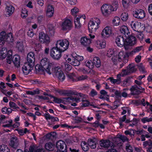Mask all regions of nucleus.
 <instances>
[{
    "label": "nucleus",
    "instance_id": "1",
    "mask_svg": "<svg viewBox=\"0 0 152 152\" xmlns=\"http://www.w3.org/2000/svg\"><path fill=\"white\" fill-rule=\"evenodd\" d=\"M118 7V2L117 1H113L111 4H104L101 8L102 15L105 17H108L113 12L116 11Z\"/></svg>",
    "mask_w": 152,
    "mask_h": 152
},
{
    "label": "nucleus",
    "instance_id": "2",
    "mask_svg": "<svg viewBox=\"0 0 152 152\" xmlns=\"http://www.w3.org/2000/svg\"><path fill=\"white\" fill-rule=\"evenodd\" d=\"M40 65L42 69L44 72H46L49 75H51L52 71L51 69L54 65V63L46 58H42L40 62Z\"/></svg>",
    "mask_w": 152,
    "mask_h": 152
},
{
    "label": "nucleus",
    "instance_id": "3",
    "mask_svg": "<svg viewBox=\"0 0 152 152\" xmlns=\"http://www.w3.org/2000/svg\"><path fill=\"white\" fill-rule=\"evenodd\" d=\"M129 56V53H127L121 50L117 56H113L112 57V60L115 63L118 61L126 62Z\"/></svg>",
    "mask_w": 152,
    "mask_h": 152
},
{
    "label": "nucleus",
    "instance_id": "4",
    "mask_svg": "<svg viewBox=\"0 0 152 152\" xmlns=\"http://www.w3.org/2000/svg\"><path fill=\"white\" fill-rule=\"evenodd\" d=\"M100 20L98 18H94L91 20L88 24V29L90 32H95L99 28Z\"/></svg>",
    "mask_w": 152,
    "mask_h": 152
},
{
    "label": "nucleus",
    "instance_id": "5",
    "mask_svg": "<svg viewBox=\"0 0 152 152\" xmlns=\"http://www.w3.org/2000/svg\"><path fill=\"white\" fill-rule=\"evenodd\" d=\"M84 59L83 56L77 55L75 57L72 56L70 58L68 57L66 60V61L74 66H78L80 64V62Z\"/></svg>",
    "mask_w": 152,
    "mask_h": 152
},
{
    "label": "nucleus",
    "instance_id": "6",
    "mask_svg": "<svg viewBox=\"0 0 152 152\" xmlns=\"http://www.w3.org/2000/svg\"><path fill=\"white\" fill-rule=\"evenodd\" d=\"M59 26L62 31H68L72 28V24L70 19L65 18L60 23Z\"/></svg>",
    "mask_w": 152,
    "mask_h": 152
},
{
    "label": "nucleus",
    "instance_id": "7",
    "mask_svg": "<svg viewBox=\"0 0 152 152\" xmlns=\"http://www.w3.org/2000/svg\"><path fill=\"white\" fill-rule=\"evenodd\" d=\"M12 51L11 50H9L7 52L6 48H3L0 51V58L4 59L7 56V62L10 64L12 60Z\"/></svg>",
    "mask_w": 152,
    "mask_h": 152
},
{
    "label": "nucleus",
    "instance_id": "8",
    "mask_svg": "<svg viewBox=\"0 0 152 152\" xmlns=\"http://www.w3.org/2000/svg\"><path fill=\"white\" fill-rule=\"evenodd\" d=\"M53 75L56 77L61 81H63L65 79V76L61 68L58 67L52 68Z\"/></svg>",
    "mask_w": 152,
    "mask_h": 152
},
{
    "label": "nucleus",
    "instance_id": "9",
    "mask_svg": "<svg viewBox=\"0 0 152 152\" xmlns=\"http://www.w3.org/2000/svg\"><path fill=\"white\" fill-rule=\"evenodd\" d=\"M62 50L56 46V47L52 48L50 50V56L53 59H59L61 56Z\"/></svg>",
    "mask_w": 152,
    "mask_h": 152
},
{
    "label": "nucleus",
    "instance_id": "10",
    "mask_svg": "<svg viewBox=\"0 0 152 152\" xmlns=\"http://www.w3.org/2000/svg\"><path fill=\"white\" fill-rule=\"evenodd\" d=\"M113 34L112 28L110 26H107L102 30L101 33L102 38L104 39H107L111 37Z\"/></svg>",
    "mask_w": 152,
    "mask_h": 152
},
{
    "label": "nucleus",
    "instance_id": "11",
    "mask_svg": "<svg viewBox=\"0 0 152 152\" xmlns=\"http://www.w3.org/2000/svg\"><path fill=\"white\" fill-rule=\"evenodd\" d=\"M69 42L68 40L66 39L59 40L56 43V45L63 52L66 50L68 48Z\"/></svg>",
    "mask_w": 152,
    "mask_h": 152
},
{
    "label": "nucleus",
    "instance_id": "12",
    "mask_svg": "<svg viewBox=\"0 0 152 152\" xmlns=\"http://www.w3.org/2000/svg\"><path fill=\"white\" fill-rule=\"evenodd\" d=\"M12 37L11 33L7 34L4 31L0 33V41L2 42V43L6 41L12 42Z\"/></svg>",
    "mask_w": 152,
    "mask_h": 152
},
{
    "label": "nucleus",
    "instance_id": "13",
    "mask_svg": "<svg viewBox=\"0 0 152 152\" xmlns=\"http://www.w3.org/2000/svg\"><path fill=\"white\" fill-rule=\"evenodd\" d=\"M78 95L82 99L81 100V102L80 104V106L81 107L83 108L90 106L91 103L89 100L86 99L88 97V96L80 93H79Z\"/></svg>",
    "mask_w": 152,
    "mask_h": 152
},
{
    "label": "nucleus",
    "instance_id": "14",
    "mask_svg": "<svg viewBox=\"0 0 152 152\" xmlns=\"http://www.w3.org/2000/svg\"><path fill=\"white\" fill-rule=\"evenodd\" d=\"M125 39L122 36H118L115 39V42L117 45L120 47H122L124 45L125 49H128L127 45H126V42H125Z\"/></svg>",
    "mask_w": 152,
    "mask_h": 152
},
{
    "label": "nucleus",
    "instance_id": "15",
    "mask_svg": "<svg viewBox=\"0 0 152 152\" xmlns=\"http://www.w3.org/2000/svg\"><path fill=\"white\" fill-rule=\"evenodd\" d=\"M100 146L102 148L107 149L113 146V143L108 140L102 139L99 142Z\"/></svg>",
    "mask_w": 152,
    "mask_h": 152
},
{
    "label": "nucleus",
    "instance_id": "16",
    "mask_svg": "<svg viewBox=\"0 0 152 152\" xmlns=\"http://www.w3.org/2000/svg\"><path fill=\"white\" fill-rule=\"evenodd\" d=\"M133 16L138 19H142L145 16L144 11L140 9H136L133 13Z\"/></svg>",
    "mask_w": 152,
    "mask_h": 152
},
{
    "label": "nucleus",
    "instance_id": "17",
    "mask_svg": "<svg viewBox=\"0 0 152 152\" xmlns=\"http://www.w3.org/2000/svg\"><path fill=\"white\" fill-rule=\"evenodd\" d=\"M39 41L43 43L48 44L50 42L49 37L44 32L39 34Z\"/></svg>",
    "mask_w": 152,
    "mask_h": 152
},
{
    "label": "nucleus",
    "instance_id": "18",
    "mask_svg": "<svg viewBox=\"0 0 152 152\" xmlns=\"http://www.w3.org/2000/svg\"><path fill=\"white\" fill-rule=\"evenodd\" d=\"M34 65L27 62L24 64L23 66L22 70L23 73L25 75L28 74L33 69Z\"/></svg>",
    "mask_w": 152,
    "mask_h": 152
},
{
    "label": "nucleus",
    "instance_id": "19",
    "mask_svg": "<svg viewBox=\"0 0 152 152\" xmlns=\"http://www.w3.org/2000/svg\"><path fill=\"white\" fill-rule=\"evenodd\" d=\"M56 146L58 150L62 152H66V146L65 142L62 140H59L56 143Z\"/></svg>",
    "mask_w": 152,
    "mask_h": 152
},
{
    "label": "nucleus",
    "instance_id": "20",
    "mask_svg": "<svg viewBox=\"0 0 152 152\" xmlns=\"http://www.w3.org/2000/svg\"><path fill=\"white\" fill-rule=\"evenodd\" d=\"M86 18V16L83 15H79L74 20L75 28L78 29L80 28L81 26L80 20L84 21Z\"/></svg>",
    "mask_w": 152,
    "mask_h": 152
},
{
    "label": "nucleus",
    "instance_id": "21",
    "mask_svg": "<svg viewBox=\"0 0 152 152\" xmlns=\"http://www.w3.org/2000/svg\"><path fill=\"white\" fill-rule=\"evenodd\" d=\"M130 26L134 31H138L141 26V23L140 22L133 21L130 23Z\"/></svg>",
    "mask_w": 152,
    "mask_h": 152
},
{
    "label": "nucleus",
    "instance_id": "22",
    "mask_svg": "<svg viewBox=\"0 0 152 152\" xmlns=\"http://www.w3.org/2000/svg\"><path fill=\"white\" fill-rule=\"evenodd\" d=\"M137 43L136 37L133 36H130L126 40V45L132 46L135 45Z\"/></svg>",
    "mask_w": 152,
    "mask_h": 152
},
{
    "label": "nucleus",
    "instance_id": "23",
    "mask_svg": "<svg viewBox=\"0 0 152 152\" xmlns=\"http://www.w3.org/2000/svg\"><path fill=\"white\" fill-rule=\"evenodd\" d=\"M10 145L14 148H16L18 147L19 145L18 140L15 136H13L11 138Z\"/></svg>",
    "mask_w": 152,
    "mask_h": 152
},
{
    "label": "nucleus",
    "instance_id": "24",
    "mask_svg": "<svg viewBox=\"0 0 152 152\" xmlns=\"http://www.w3.org/2000/svg\"><path fill=\"white\" fill-rule=\"evenodd\" d=\"M54 8L52 5L48 6L46 11V15L49 17H51L53 15L54 13Z\"/></svg>",
    "mask_w": 152,
    "mask_h": 152
},
{
    "label": "nucleus",
    "instance_id": "25",
    "mask_svg": "<svg viewBox=\"0 0 152 152\" xmlns=\"http://www.w3.org/2000/svg\"><path fill=\"white\" fill-rule=\"evenodd\" d=\"M15 8L12 5H7L5 10L7 15V17L10 16L14 12Z\"/></svg>",
    "mask_w": 152,
    "mask_h": 152
},
{
    "label": "nucleus",
    "instance_id": "26",
    "mask_svg": "<svg viewBox=\"0 0 152 152\" xmlns=\"http://www.w3.org/2000/svg\"><path fill=\"white\" fill-rule=\"evenodd\" d=\"M144 90L145 89L143 88H139L138 87L136 86H132L130 89L131 91V93L133 95H137L141 93L140 90Z\"/></svg>",
    "mask_w": 152,
    "mask_h": 152
},
{
    "label": "nucleus",
    "instance_id": "27",
    "mask_svg": "<svg viewBox=\"0 0 152 152\" xmlns=\"http://www.w3.org/2000/svg\"><path fill=\"white\" fill-rule=\"evenodd\" d=\"M27 59L28 63L34 65L35 56L33 52H30L28 54Z\"/></svg>",
    "mask_w": 152,
    "mask_h": 152
},
{
    "label": "nucleus",
    "instance_id": "28",
    "mask_svg": "<svg viewBox=\"0 0 152 152\" xmlns=\"http://www.w3.org/2000/svg\"><path fill=\"white\" fill-rule=\"evenodd\" d=\"M82 44L84 46H87L89 45L91 42V40L86 37H82L81 39Z\"/></svg>",
    "mask_w": 152,
    "mask_h": 152
},
{
    "label": "nucleus",
    "instance_id": "29",
    "mask_svg": "<svg viewBox=\"0 0 152 152\" xmlns=\"http://www.w3.org/2000/svg\"><path fill=\"white\" fill-rule=\"evenodd\" d=\"M57 91L61 95H65L69 96L70 95L76 94L75 92L71 91H66L64 90H58Z\"/></svg>",
    "mask_w": 152,
    "mask_h": 152
},
{
    "label": "nucleus",
    "instance_id": "30",
    "mask_svg": "<svg viewBox=\"0 0 152 152\" xmlns=\"http://www.w3.org/2000/svg\"><path fill=\"white\" fill-rule=\"evenodd\" d=\"M101 95L100 98L102 99H105L108 101L109 99V96L107 92L104 90H102L100 92Z\"/></svg>",
    "mask_w": 152,
    "mask_h": 152
},
{
    "label": "nucleus",
    "instance_id": "31",
    "mask_svg": "<svg viewBox=\"0 0 152 152\" xmlns=\"http://www.w3.org/2000/svg\"><path fill=\"white\" fill-rule=\"evenodd\" d=\"M20 56L18 55H15L13 56L12 58L13 61L14 63V64L15 66L17 67L20 66Z\"/></svg>",
    "mask_w": 152,
    "mask_h": 152
},
{
    "label": "nucleus",
    "instance_id": "32",
    "mask_svg": "<svg viewBox=\"0 0 152 152\" xmlns=\"http://www.w3.org/2000/svg\"><path fill=\"white\" fill-rule=\"evenodd\" d=\"M120 31L122 34H124L126 36L128 35L129 34L127 27L125 25H123L121 26Z\"/></svg>",
    "mask_w": 152,
    "mask_h": 152
},
{
    "label": "nucleus",
    "instance_id": "33",
    "mask_svg": "<svg viewBox=\"0 0 152 152\" xmlns=\"http://www.w3.org/2000/svg\"><path fill=\"white\" fill-rule=\"evenodd\" d=\"M92 63L97 67H99L101 65L100 59L97 57H95L94 58Z\"/></svg>",
    "mask_w": 152,
    "mask_h": 152
},
{
    "label": "nucleus",
    "instance_id": "34",
    "mask_svg": "<svg viewBox=\"0 0 152 152\" xmlns=\"http://www.w3.org/2000/svg\"><path fill=\"white\" fill-rule=\"evenodd\" d=\"M28 152H44V151L42 149L36 150L35 146L34 145H32L30 146Z\"/></svg>",
    "mask_w": 152,
    "mask_h": 152
},
{
    "label": "nucleus",
    "instance_id": "35",
    "mask_svg": "<svg viewBox=\"0 0 152 152\" xmlns=\"http://www.w3.org/2000/svg\"><path fill=\"white\" fill-rule=\"evenodd\" d=\"M88 145L92 149H94L96 147L95 140L91 139H89L88 141Z\"/></svg>",
    "mask_w": 152,
    "mask_h": 152
},
{
    "label": "nucleus",
    "instance_id": "36",
    "mask_svg": "<svg viewBox=\"0 0 152 152\" xmlns=\"http://www.w3.org/2000/svg\"><path fill=\"white\" fill-rule=\"evenodd\" d=\"M0 152H10V150L7 146L2 144L0 145Z\"/></svg>",
    "mask_w": 152,
    "mask_h": 152
},
{
    "label": "nucleus",
    "instance_id": "37",
    "mask_svg": "<svg viewBox=\"0 0 152 152\" xmlns=\"http://www.w3.org/2000/svg\"><path fill=\"white\" fill-rule=\"evenodd\" d=\"M142 49V46H141L137 47L134 49L132 51L129 53V55H133L136 53H138Z\"/></svg>",
    "mask_w": 152,
    "mask_h": 152
},
{
    "label": "nucleus",
    "instance_id": "38",
    "mask_svg": "<svg viewBox=\"0 0 152 152\" xmlns=\"http://www.w3.org/2000/svg\"><path fill=\"white\" fill-rule=\"evenodd\" d=\"M1 111L3 114H9L12 112V110L10 108H7L6 107H4L2 108Z\"/></svg>",
    "mask_w": 152,
    "mask_h": 152
},
{
    "label": "nucleus",
    "instance_id": "39",
    "mask_svg": "<svg viewBox=\"0 0 152 152\" xmlns=\"http://www.w3.org/2000/svg\"><path fill=\"white\" fill-rule=\"evenodd\" d=\"M88 144L85 141H82L81 143V146L83 150L85 151L88 150L89 148Z\"/></svg>",
    "mask_w": 152,
    "mask_h": 152
},
{
    "label": "nucleus",
    "instance_id": "40",
    "mask_svg": "<svg viewBox=\"0 0 152 152\" xmlns=\"http://www.w3.org/2000/svg\"><path fill=\"white\" fill-rule=\"evenodd\" d=\"M121 18L123 21H126L129 18L128 13L126 12H123L121 15Z\"/></svg>",
    "mask_w": 152,
    "mask_h": 152
},
{
    "label": "nucleus",
    "instance_id": "41",
    "mask_svg": "<svg viewBox=\"0 0 152 152\" xmlns=\"http://www.w3.org/2000/svg\"><path fill=\"white\" fill-rule=\"evenodd\" d=\"M131 0H122V4L123 7L125 8H128L130 4Z\"/></svg>",
    "mask_w": 152,
    "mask_h": 152
},
{
    "label": "nucleus",
    "instance_id": "42",
    "mask_svg": "<svg viewBox=\"0 0 152 152\" xmlns=\"http://www.w3.org/2000/svg\"><path fill=\"white\" fill-rule=\"evenodd\" d=\"M121 20L119 18L115 17L113 20V23L114 26H118Z\"/></svg>",
    "mask_w": 152,
    "mask_h": 152
},
{
    "label": "nucleus",
    "instance_id": "43",
    "mask_svg": "<svg viewBox=\"0 0 152 152\" xmlns=\"http://www.w3.org/2000/svg\"><path fill=\"white\" fill-rule=\"evenodd\" d=\"M9 105L10 107L13 109V111H16L17 109H19V108L15 103L12 102H10Z\"/></svg>",
    "mask_w": 152,
    "mask_h": 152
},
{
    "label": "nucleus",
    "instance_id": "44",
    "mask_svg": "<svg viewBox=\"0 0 152 152\" xmlns=\"http://www.w3.org/2000/svg\"><path fill=\"white\" fill-rule=\"evenodd\" d=\"M46 149L48 150L51 151L53 150L54 145L50 142L46 144L45 145Z\"/></svg>",
    "mask_w": 152,
    "mask_h": 152
},
{
    "label": "nucleus",
    "instance_id": "45",
    "mask_svg": "<svg viewBox=\"0 0 152 152\" xmlns=\"http://www.w3.org/2000/svg\"><path fill=\"white\" fill-rule=\"evenodd\" d=\"M18 131V133L21 135H23L24 134L27 133H29V131L27 128H25L24 129H16Z\"/></svg>",
    "mask_w": 152,
    "mask_h": 152
},
{
    "label": "nucleus",
    "instance_id": "46",
    "mask_svg": "<svg viewBox=\"0 0 152 152\" xmlns=\"http://www.w3.org/2000/svg\"><path fill=\"white\" fill-rule=\"evenodd\" d=\"M127 69L129 73L133 72L136 70L134 65L133 64H129L127 67Z\"/></svg>",
    "mask_w": 152,
    "mask_h": 152
},
{
    "label": "nucleus",
    "instance_id": "47",
    "mask_svg": "<svg viewBox=\"0 0 152 152\" xmlns=\"http://www.w3.org/2000/svg\"><path fill=\"white\" fill-rule=\"evenodd\" d=\"M16 47L19 51L22 52L24 50V46L22 42H18Z\"/></svg>",
    "mask_w": 152,
    "mask_h": 152
},
{
    "label": "nucleus",
    "instance_id": "48",
    "mask_svg": "<svg viewBox=\"0 0 152 152\" xmlns=\"http://www.w3.org/2000/svg\"><path fill=\"white\" fill-rule=\"evenodd\" d=\"M28 11L25 8H23L21 11V16L23 18H25L27 16Z\"/></svg>",
    "mask_w": 152,
    "mask_h": 152
},
{
    "label": "nucleus",
    "instance_id": "49",
    "mask_svg": "<svg viewBox=\"0 0 152 152\" xmlns=\"http://www.w3.org/2000/svg\"><path fill=\"white\" fill-rule=\"evenodd\" d=\"M106 45V42L105 41L102 40L101 41H99L97 44L98 45V47H99V49L104 48L105 47Z\"/></svg>",
    "mask_w": 152,
    "mask_h": 152
},
{
    "label": "nucleus",
    "instance_id": "50",
    "mask_svg": "<svg viewBox=\"0 0 152 152\" xmlns=\"http://www.w3.org/2000/svg\"><path fill=\"white\" fill-rule=\"evenodd\" d=\"M117 139H120L123 142L128 141L129 140V139L127 138L126 136L122 135H118Z\"/></svg>",
    "mask_w": 152,
    "mask_h": 152
},
{
    "label": "nucleus",
    "instance_id": "51",
    "mask_svg": "<svg viewBox=\"0 0 152 152\" xmlns=\"http://www.w3.org/2000/svg\"><path fill=\"white\" fill-rule=\"evenodd\" d=\"M134 131L133 129H131L125 131L124 133L126 135H129L131 137H132L134 135Z\"/></svg>",
    "mask_w": 152,
    "mask_h": 152
},
{
    "label": "nucleus",
    "instance_id": "52",
    "mask_svg": "<svg viewBox=\"0 0 152 152\" xmlns=\"http://www.w3.org/2000/svg\"><path fill=\"white\" fill-rule=\"evenodd\" d=\"M79 9L77 7H75L71 9V12L72 15L75 16L76 14L79 12Z\"/></svg>",
    "mask_w": 152,
    "mask_h": 152
},
{
    "label": "nucleus",
    "instance_id": "53",
    "mask_svg": "<svg viewBox=\"0 0 152 152\" xmlns=\"http://www.w3.org/2000/svg\"><path fill=\"white\" fill-rule=\"evenodd\" d=\"M72 66L70 64L66 63L65 64L64 69L66 72H68L70 71L72 69Z\"/></svg>",
    "mask_w": 152,
    "mask_h": 152
},
{
    "label": "nucleus",
    "instance_id": "54",
    "mask_svg": "<svg viewBox=\"0 0 152 152\" xmlns=\"http://www.w3.org/2000/svg\"><path fill=\"white\" fill-rule=\"evenodd\" d=\"M123 111L121 113L122 115L125 114L127 112L128 113H130V109L127 107H122Z\"/></svg>",
    "mask_w": 152,
    "mask_h": 152
},
{
    "label": "nucleus",
    "instance_id": "55",
    "mask_svg": "<svg viewBox=\"0 0 152 152\" xmlns=\"http://www.w3.org/2000/svg\"><path fill=\"white\" fill-rule=\"evenodd\" d=\"M141 121L143 123L151 122L152 121V118H148V117H145L142 118Z\"/></svg>",
    "mask_w": 152,
    "mask_h": 152
},
{
    "label": "nucleus",
    "instance_id": "56",
    "mask_svg": "<svg viewBox=\"0 0 152 152\" xmlns=\"http://www.w3.org/2000/svg\"><path fill=\"white\" fill-rule=\"evenodd\" d=\"M88 78V77L87 75H82L80 76H78L76 77L77 79V81H83L87 79Z\"/></svg>",
    "mask_w": 152,
    "mask_h": 152
},
{
    "label": "nucleus",
    "instance_id": "57",
    "mask_svg": "<svg viewBox=\"0 0 152 152\" xmlns=\"http://www.w3.org/2000/svg\"><path fill=\"white\" fill-rule=\"evenodd\" d=\"M109 79L112 83H116V84H119L120 83L121 80L120 79H114L112 78H110Z\"/></svg>",
    "mask_w": 152,
    "mask_h": 152
},
{
    "label": "nucleus",
    "instance_id": "58",
    "mask_svg": "<svg viewBox=\"0 0 152 152\" xmlns=\"http://www.w3.org/2000/svg\"><path fill=\"white\" fill-rule=\"evenodd\" d=\"M39 92L38 91L34 90L33 91H26V93L27 94L34 95L36 94H39Z\"/></svg>",
    "mask_w": 152,
    "mask_h": 152
},
{
    "label": "nucleus",
    "instance_id": "59",
    "mask_svg": "<svg viewBox=\"0 0 152 152\" xmlns=\"http://www.w3.org/2000/svg\"><path fill=\"white\" fill-rule=\"evenodd\" d=\"M114 53V49H110L107 51L106 55L108 57H110Z\"/></svg>",
    "mask_w": 152,
    "mask_h": 152
},
{
    "label": "nucleus",
    "instance_id": "60",
    "mask_svg": "<svg viewBox=\"0 0 152 152\" xmlns=\"http://www.w3.org/2000/svg\"><path fill=\"white\" fill-rule=\"evenodd\" d=\"M52 97L53 99V101L55 103L59 104L62 103L63 102V100L61 99L54 96H52Z\"/></svg>",
    "mask_w": 152,
    "mask_h": 152
},
{
    "label": "nucleus",
    "instance_id": "61",
    "mask_svg": "<svg viewBox=\"0 0 152 152\" xmlns=\"http://www.w3.org/2000/svg\"><path fill=\"white\" fill-rule=\"evenodd\" d=\"M8 122L9 124H6L5 125H3L2 126L3 127H10L12 126V121L11 119H9L8 120Z\"/></svg>",
    "mask_w": 152,
    "mask_h": 152
},
{
    "label": "nucleus",
    "instance_id": "62",
    "mask_svg": "<svg viewBox=\"0 0 152 152\" xmlns=\"http://www.w3.org/2000/svg\"><path fill=\"white\" fill-rule=\"evenodd\" d=\"M126 149L127 152H132V148L129 144H126Z\"/></svg>",
    "mask_w": 152,
    "mask_h": 152
},
{
    "label": "nucleus",
    "instance_id": "63",
    "mask_svg": "<svg viewBox=\"0 0 152 152\" xmlns=\"http://www.w3.org/2000/svg\"><path fill=\"white\" fill-rule=\"evenodd\" d=\"M67 77L71 81H74L75 80V76L72 73L69 74L67 75Z\"/></svg>",
    "mask_w": 152,
    "mask_h": 152
},
{
    "label": "nucleus",
    "instance_id": "64",
    "mask_svg": "<svg viewBox=\"0 0 152 152\" xmlns=\"http://www.w3.org/2000/svg\"><path fill=\"white\" fill-rule=\"evenodd\" d=\"M44 115L47 120L52 119L54 118L53 117L51 116L48 113H45Z\"/></svg>",
    "mask_w": 152,
    "mask_h": 152
}]
</instances>
